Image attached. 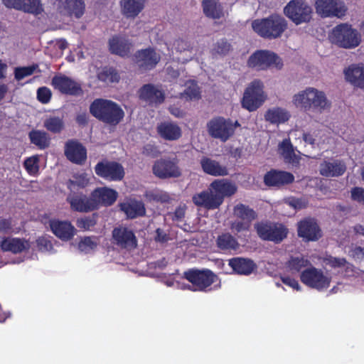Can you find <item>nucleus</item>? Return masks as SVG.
<instances>
[{
    "mask_svg": "<svg viewBox=\"0 0 364 364\" xmlns=\"http://www.w3.org/2000/svg\"><path fill=\"white\" fill-rule=\"evenodd\" d=\"M203 11L205 14L213 18H220L223 15V9L218 0H203Z\"/></svg>",
    "mask_w": 364,
    "mask_h": 364,
    "instance_id": "nucleus-42",
    "label": "nucleus"
},
{
    "mask_svg": "<svg viewBox=\"0 0 364 364\" xmlns=\"http://www.w3.org/2000/svg\"><path fill=\"white\" fill-rule=\"evenodd\" d=\"M329 41L341 48L354 49L362 42V36L350 24L343 23L333 27L328 33Z\"/></svg>",
    "mask_w": 364,
    "mask_h": 364,
    "instance_id": "nucleus-3",
    "label": "nucleus"
},
{
    "mask_svg": "<svg viewBox=\"0 0 364 364\" xmlns=\"http://www.w3.org/2000/svg\"><path fill=\"white\" fill-rule=\"evenodd\" d=\"M95 173L109 181L121 180L124 175L123 167L116 162L98 163L95 166Z\"/></svg>",
    "mask_w": 364,
    "mask_h": 364,
    "instance_id": "nucleus-14",
    "label": "nucleus"
},
{
    "mask_svg": "<svg viewBox=\"0 0 364 364\" xmlns=\"http://www.w3.org/2000/svg\"><path fill=\"white\" fill-rule=\"evenodd\" d=\"M291 102L298 109L319 113L331 107L326 93L314 87H307L294 94Z\"/></svg>",
    "mask_w": 364,
    "mask_h": 364,
    "instance_id": "nucleus-1",
    "label": "nucleus"
},
{
    "mask_svg": "<svg viewBox=\"0 0 364 364\" xmlns=\"http://www.w3.org/2000/svg\"><path fill=\"white\" fill-rule=\"evenodd\" d=\"M309 264V261L303 256L292 257L287 262L285 269L287 272L296 275Z\"/></svg>",
    "mask_w": 364,
    "mask_h": 364,
    "instance_id": "nucleus-39",
    "label": "nucleus"
},
{
    "mask_svg": "<svg viewBox=\"0 0 364 364\" xmlns=\"http://www.w3.org/2000/svg\"><path fill=\"white\" fill-rule=\"evenodd\" d=\"M29 139L32 144L39 149H45L49 146L50 138L48 134L43 131L33 130L29 133Z\"/></svg>",
    "mask_w": 364,
    "mask_h": 364,
    "instance_id": "nucleus-43",
    "label": "nucleus"
},
{
    "mask_svg": "<svg viewBox=\"0 0 364 364\" xmlns=\"http://www.w3.org/2000/svg\"><path fill=\"white\" fill-rule=\"evenodd\" d=\"M210 187L215 196L221 198V204L225 197L234 195L237 189L236 185L228 179L215 180L210 183Z\"/></svg>",
    "mask_w": 364,
    "mask_h": 364,
    "instance_id": "nucleus-23",
    "label": "nucleus"
},
{
    "mask_svg": "<svg viewBox=\"0 0 364 364\" xmlns=\"http://www.w3.org/2000/svg\"><path fill=\"white\" fill-rule=\"evenodd\" d=\"M21 11L35 15L43 12V9L41 0H22Z\"/></svg>",
    "mask_w": 364,
    "mask_h": 364,
    "instance_id": "nucleus-46",
    "label": "nucleus"
},
{
    "mask_svg": "<svg viewBox=\"0 0 364 364\" xmlns=\"http://www.w3.org/2000/svg\"><path fill=\"white\" fill-rule=\"evenodd\" d=\"M51 95L50 90L46 87H40L37 90V98L43 104H46L50 101Z\"/></svg>",
    "mask_w": 364,
    "mask_h": 364,
    "instance_id": "nucleus-56",
    "label": "nucleus"
},
{
    "mask_svg": "<svg viewBox=\"0 0 364 364\" xmlns=\"http://www.w3.org/2000/svg\"><path fill=\"white\" fill-rule=\"evenodd\" d=\"M234 214L242 220H246L250 223L256 218L255 211L242 204L237 205L235 207Z\"/></svg>",
    "mask_w": 364,
    "mask_h": 364,
    "instance_id": "nucleus-45",
    "label": "nucleus"
},
{
    "mask_svg": "<svg viewBox=\"0 0 364 364\" xmlns=\"http://www.w3.org/2000/svg\"><path fill=\"white\" fill-rule=\"evenodd\" d=\"M229 265L235 273L246 276L251 274L257 269V265L252 260L242 257L230 259Z\"/></svg>",
    "mask_w": 364,
    "mask_h": 364,
    "instance_id": "nucleus-28",
    "label": "nucleus"
},
{
    "mask_svg": "<svg viewBox=\"0 0 364 364\" xmlns=\"http://www.w3.org/2000/svg\"><path fill=\"white\" fill-rule=\"evenodd\" d=\"M90 109L93 116L110 124H118L124 116L122 109L117 103L108 100H95Z\"/></svg>",
    "mask_w": 364,
    "mask_h": 364,
    "instance_id": "nucleus-4",
    "label": "nucleus"
},
{
    "mask_svg": "<svg viewBox=\"0 0 364 364\" xmlns=\"http://www.w3.org/2000/svg\"><path fill=\"white\" fill-rule=\"evenodd\" d=\"M285 203L293 208L295 210L304 208L307 205V201L304 198H288L285 200Z\"/></svg>",
    "mask_w": 364,
    "mask_h": 364,
    "instance_id": "nucleus-55",
    "label": "nucleus"
},
{
    "mask_svg": "<svg viewBox=\"0 0 364 364\" xmlns=\"http://www.w3.org/2000/svg\"><path fill=\"white\" fill-rule=\"evenodd\" d=\"M351 198L353 200L364 203V188L356 187L351 190Z\"/></svg>",
    "mask_w": 364,
    "mask_h": 364,
    "instance_id": "nucleus-60",
    "label": "nucleus"
},
{
    "mask_svg": "<svg viewBox=\"0 0 364 364\" xmlns=\"http://www.w3.org/2000/svg\"><path fill=\"white\" fill-rule=\"evenodd\" d=\"M203 171L209 175L214 176H223L228 174L227 168L220 165L218 161L204 157L200 160Z\"/></svg>",
    "mask_w": 364,
    "mask_h": 364,
    "instance_id": "nucleus-38",
    "label": "nucleus"
},
{
    "mask_svg": "<svg viewBox=\"0 0 364 364\" xmlns=\"http://www.w3.org/2000/svg\"><path fill=\"white\" fill-rule=\"evenodd\" d=\"M95 224L92 218L85 217L77 220V226L84 230H90Z\"/></svg>",
    "mask_w": 364,
    "mask_h": 364,
    "instance_id": "nucleus-57",
    "label": "nucleus"
},
{
    "mask_svg": "<svg viewBox=\"0 0 364 364\" xmlns=\"http://www.w3.org/2000/svg\"><path fill=\"white\" fill-rule=\"evenodd\" d=\"M53 233L62 241H69L76 235L77 230L67 220H51L49 222Z\"/></svg>",
    "mask_w": 364,
    "mask_h": 364,
    "instance_id": "nucleus-15",
    "label": "nucleus"
},
{
    "mask_svg": "<svg viewBox=\"0 0 364 364\" xmlns=\"http://www.w3.org/2000/svg\"><path fill=\"white\" fill-rule=\"evenodd\" d=\"M37 245L39 250L42 252H46L48 253L55 252V250H54L53 247V245L48 237H40L37 240Z\"/></svg>",
    "mask_w": 364,
    "mask_h": 364,
    "instance_id": "nucleus-54",
    "label": "nucleus"
},
{
    "mask_svg": "<svg viewBox=\"0 0 364 364\" xmlns=\"http://www.w3.org/2000/svg\"><path fill=\"white\" fill-rule=\"evenodd\" d=\"M90 178V175L86 173H77L69 181L68 188L71 191H75L76 188H84L89 183Z\"/></svg>",
    "mask_w": 364,
    "mask_h": 364,
    "instance_id": "nucleus-44",
    "label": "nucleus"
},
{
    "mask_svg": "<svg viewBox=\"0 0 364 364\" xmlns=\"http://www.w3.org/2000/svg\"><path fill=\"white\" fill-rule=\"evenodd\" d=\"M146 197L149 201L166 203L171 199L168 193L161 190H154L146 192Z\"/></svg>",
    "mask_w": 364,
    "mask_h": 364,
    "instance_id": "nucleus-51",
    "label": "nucleus"
},
{
    "mask_svg": "<svg viewBox=\"0 0 364 364\" xmlns=\"http://www.w3.org/2000/svg\"><path fill=\"white\" fill-rule=\"evenodd\" d=\"M146 0H119L122 14L134 18L144 9Z\"/></svg>",
    "mask_w": 364,
    "mask_h": 364,
    "instance_id": "nucleus-32",
    "label": "nucleus"
},
{
    "mask_svg": "<svg viewBox=\"0 0 364 364\" xmlns=\"http://www.w3.org/2000/svg\"><path fill=\"white\" fill-rule=\"evenodd\" d=\"M120 208L129 218L143 216L146 212L142 202L132 199L121 203Z\"/></svg>",
    "mask_w": 364,
    "mask_h": 364,
    "instance_id": "nucleus-37",
    "label": "nucleus"
},
{
    "mask_svg": "<svg viewBox=\"0 0 364 364\" xmlns=\"http://www.w3.org/2000/svg\"><path fill=\"white\" fill-rule=\"evenodd\" d=\"M345 79L355 87L364 90V66L352 64L343 70Z\"/></svg>",
    "mask_w": 364,
    "mask_h": 364,
    "instance_id": "nucleus-25",
    "label": "nucleus"
},
{
    "mask_svg": "<svg viewBox=\"0 0 364 364\" xmlns=\"http://www.w3.org/2000/svg\"><path fill=\"white\" fill-rule=\"evenodd\" d=\"M114 242L119 247L132 249L136 246V239L133 232L123 227L114 228L112 231Z\"/></svg>",
    "mask_w": 364,
    "mask_h": 364,
    "instance_id": "nucleus-19",
    "label": "nucleus"
},
{
    "mask_svg": "<svg viewBox=\"0 0 364 364\" xmlns=\"http://www.w3.org/2000/svg\"><path fill=\"white\" fill-rule=\"evenodd\" d=\"M217 243L223 250H235L238 247L237 240L230 234H223L218 237Z\"/></svg>",
    "mask_w": 364,
    "mask_h": 364,
    "instance_id": "nucleus-49",
    "label": "nucleus"
},
{
    "mask_svg": "<svg viewBox=\"0 0 364 364\" xmlns=\"http://www.w3.org/2000/svg\"><path fill=\"white\" fill-rule=\"evenodd\" d=\"M37 70H38V65L37 64L26 67L16 68L14 70L15 78L17 80H21L26 77L31 75Z\"/></svg>",
    "mask_w": 364,
    "mask_h": 364,
    "instance_id": "nucleus-52",
    "label": "nucleus"
},
{
    "mask_svg": "<svg viewBox=\"0 0 364 364\" xmlns=\"http://www.w3.org/2000/svg\"><path fill=\"white\" fill-rule=\"evenodd\" d=\"M193 202L198 207L213 210L219 208L221 205V198L215 196L210 187L208 191L195 194L193 196Z\"/></svg>",
    "mask_w": 364,
    "mask_h": 364,
    "instance_id": "nucleus-17",
    "label": "nucleus"
},
{
    "mask_svg": "<svg viewBox=\"0 0 364 364\" xmlns=\"http://www.w3.org/2000/svg\"><path fill=\"white\" fill-rule=\"evenodd\" d=\"M240 126L237 121L233 122L230 119L221 117L213 118L207 124L208 134L223 142L228 141L234 134L235 129Z\"/></svg>",
    "mask_w": 364,
    "mask_h": 364,
    "instance_id": "nucleus-9",
    "label": "nucleus"
},
{
    "mask_svg": "<svg viewBox=\"0 0 364 364\" xmlns=\"http://www.w3.org/2000/svg\"><path fill=\"white\" fill-rule=\"evenodd\" d=\"M68 201L73 210L78 212H88L95 209L92 198H88L84 195H70Z\"/></svg>",
    "mask_w": 364,
    "mask_h": 364,
    "instance_id": "nucleus-30",
    "label": "nucleus"
},
{
    "mask_svg": "<svg viewBox=\"0 0 364 364\" xmlns=\"http://www.w3.org/2000/svg\"><path fill=\"white\" fill-rule=\"evenodd\" d=\"M184 277L192 284L193 291H207L218 281V276L208 269H191L184 273Z\"/></svg>",
    "mask_w": 364,
    "mask_h": 364,
    "instance_id": "nucleus-10",
    "label": "nucleus"
},
{
    "mask_svg": "<svg viewBox=\"0 0 364 364\" xmlns=\"http://www.w3.org/2000/svg\"><path fill=\"white\" fill-rule=\"evenodd\" d=\"M250 222L246 220L235 221L232 223L231 229L233 232H240L247 230L250 228Z\"/></svg>",
    "mask_w": 364,
    "mask_h": 364,
    "instance_id": "nucleus-59",
    "label": "nucleus"
},
{
    "mask_svg": "<svg viewBox=\"0 0 364 364\" xmlns=\"http://www.w3.org/2000/svg\"><path fill=\"white\" fill-rule=\"evenodd\" d=\"M300 279L307 287L322 291L330 287L332 277L327 271L310 267L301 272Z\"/></svg>",
    "mask_w": 364,
    "mask_h": 364,
    "instance_id": "nucleus-7",
    "label": "nucleus"
},
{
    "mask_svg": "<svg viewBox=\"0 0 364 364\" xmlns=\"http://www.w3.org/2000/svg\"><path fill=\"white\" fill-rule=\"evenodd\" d=\"M281 279L284 284L294 289L297 291H300L301 289V287L299 285L298 281L294 277H289L287 274H283L281 276Z\"/></svg>",
    "mask_w": 364,
    "mask_h": 364,
    "instance_id": "nucleus-58",
    "label": "nucleus"
},
{
    "mask_svg": "<svg viewBox=\"0 0 364 364\" xmlns=\"http://www.w3.org/2000/svg\"><path fill=\"white\" fill-rule=\"evenodd\" d=\"M267 98L263 82L259 80H255L247 85L244 92L242 106L249 112H253L260 107Z\"/></svg>",
    "mask_w": 364,
    "mask_h": 364,
    "instance_id": "nucleus-6",
    "label": "nucleus"
},
{
    "mask_svg": "<svg viewBox=\"0 0 364 364\" xmlns=\"http://www.w3.org/2000/svg\"><path fill=\"white\" fill-rule=\"evenodd\" d=\"M45 128L53 133H59L63 129L64 123L58 117H49L44 120Z\"/></svg>",
    "mask_w": 364,
    "mask_h": 364,
    "instance_id": "nucleus-47",
    "label": "nucleus"
},
{
    "mask_svg": "<svg viewBox=\"0 0 364 364\" xmlns=\"http://www.w3.org/2000/svg\"><path fill=\"white\" fill-rule=\"evenodd\" d=\"M11 228V221L6 219H0V230L7 231Z\"/></svg>",
    "mask_w": 364,
    "mask_h": 364,
    "instance_id": "nucleus-64",
    "label": "nucleus"
},
{
    "mask_svg": "<svg viewBox=\"0 0 364 364\" xmlns=\"http://www.w3.org/2000/svg\"><path fill=\"white\" fill-rule=\"evenodd\" d=\"M58 7L60 12L74 15L77 18L82 16L85 9L82 0H58Z\"/></svg>",
    "mask_w": 364,
    "mask_h": 364,
    "instance_id": "nucleus-34",
    "label": "nucleus"
},
{
    "mask_svg": "<svg viewBox=\"0 0 364 364\" xmlns=\"http://www.w3.org/2000/svg\"><path fill=\"white\" fill-rule=\"evenodd\" d=\"M173 46L174 49L180 54H185V56L177 57L178 60L182 63L187 62L193 58L194 53L189 41L183 39H178L175 41Z\"/></svg>",
    "mask_w": 364,
    "mask_h": 364,
    "instance_id": "nucleus-40",
    "label": "nucleus"
},
{
    "mask_svg": "<svg viewBox=\"0 0 364 364\" xmlns=\"http://www.w3.org/2000/svg\"><path fill=\"white\" fill-rule=\"evenodd\" d=\"M294 178V176L290 173L273 170L265 174L264 181L267 186H275L289 183Z\"/></svg>",
    "mask_w": 364,
    "mask_h": 364,
    "instance_id": "nucleus-31",
    "label": "nucleus"
},
{
    "mask_svg": "<svg viewBox=\"0 0 364 364\" xmlns=\"http://www.w3.org/2000/svg\"><path fill=\"white\" fill-rule=\"evenodd\" d=\"M140 98L149 104L161 103L164 99L163 92L151 85H145L139 91Z\"/></svg>",
    "mask_w": 364,
    "mask_h": 364,
    "instance_id": "nucleus-35",
    "label": "nucleus"
},
{
    "mask_svg": "<svg viewBox=\"0 0 364 364\" xmlns=\"http://www.w3.org/2000/svg\"><path fill=\"white\" fill-rule=\"evenodd\" d=\"M39 157L38 156H33L27 158L24 161V167L26 171L31 176L38 173L39 170Z\"/></svg>",
    "mask_w": 364,
    "mask_h": 364,
    "instance_id": "nucleus-53",
    "label": "nucleus"
},
{
    "mask_svg": "<svg viewBox=\"0 0 364 364\" xmlns=\"http://www.w3.org/2000/svg\"><path fill=\"white\" fill-rule=\"evenodd\" d=\"M279 152L285 162L291 164L293 166H297L299 164L301 153L299 151L297 153L295 151L289 138L284 139L279 144Z\"/></svg>",
    "mask_w": 364,
    "mask_h": 364,
    "instance_id": "nucleus-29",
    "label": "nucleus"
},
{
    "mask_svg": "<svg viewBox=\"0 0 364 364\" xmlns=\"http://www.w3.org/2000/svg\"><path fill=\"white\" fill-rule=\"evenodd\" d=\"M136 61L140 68L145 70L151 69L156 66L160 60V55L152 48H146L138 51Z\"/></svg>",
    "mask_w": 364,
    "mask_h": 364,
    "instance_id": "nucleus-26",
    "label": "nucleus"
},
{
    "mask_svg": "<svg viewBox=\"0 0 364 364\" xmlns=\"http://www.w3.org/2000/svg\"><path fill=\"white\" fill-rule=\"evenodd\" d=\"M109 51L115 55L126 56L132 46L127 37L122 34L112 36L108 42Z\"/></svg>",
    "mask_w": 364,
    "mask_h": 364,
    "instance_id": "nucleus-21",
    "label": "nucleus"
},
{
    "mask_svg": "<svg viewBox=\"0 0 364 364\" xmlns=\"http://www.w3.org/2000/svg\"><path fill=\"white\" fill-rule=\"evenodd\" d=\"M180 96L186 100L198 99L200 96L198 85L193 81H188L186 84V89L184 92L180 93Z\"/></svg>",
    "mask_w": 364,
    "mask_h": 364,
    "instance_id": "nucleus-50",
    "label": "nucleus"
},
{
    "mask_svg": "<svg viewBox=\"0 0 364 364\" xmlns=\"http://www.w3.org/2000/svg\"><path fill=\"white\" fill-rule=\"evenodd\" d=\"M264 119L272 124H280L287 122L290 112L284 107H273L268 109L264 113Z\"/></svg>",
    "mask_w": 364,
    "mask_h": 364,
    "instance_id": "nucleus-33",
    "label": "nucleus"
},
{
    "mask_svg": "<svg viewBox=\"0 0 364 364\" xmlns=\"http://www.w3.org/2000/svg\"><path fill=\"white\" fill-rule=\"evenodd\" d=\"M247 64L249 68L256 70H266L271 68L280 70L283 67L280 57L269 50H256L250 55Z\"/></svg>",
    "mask_w": 364,
    "mask_h": 364,
    "instance_id": "nucleus-5",
    "label": "nucleus"
},
{
    "mask_svg": "<svg viewBox=\"0 0 364 364\" xmlns=\"http://www.w3.org/2000/svg\"><path fill=\"white\" fill-rule=\"evenodd\" d=\"M346 170V164L343 160L330 159L321 163L319 173L326 177L342 176Z\"/></svg>",
    "mask_w": 364,
    "mask_h": 364,
    "instance_id": "nucleus-20",
    "label": "nucleus"
},
{
    "mask_svg": "<svg viewBox=\"0 0 364 364\" xmlns=\"http://www.w3.org/2000/svg\"><path fill=\"white\" fill-rule=\"evenodd\" d=\"M22 0H2L3 4L7 8H12L17 10H21Z\"/></svg>",
    "mask_w": 364,
    "mask_h": 364,
    "instance_id": "nucleus-63",
    "label": "nucleus"
},
{
    "mask_svg": "<svg viewBox=\"0 0 364 364\" xmlns=\"http://www.w3.org/2000/svg\"><path fill=\"white\" fill-rule=\"evenodd\" d=\"M323 262L326 265H329L332 268H345L346 270V274H348V270H352V265L346 262L344 258H337L332 256H327L323 259Z\"/></svg>",
    "mask_w": 364,
    "mask_h": 364,
    "instance_id": "nucleus-48",
    "label": "nucleus"
},
{
    "mask_svg": "<svg viewBox=\"0 0 364 364\" xmlns=\"http://www.w3.org/2000/svg\"><path fill=\"white\" fill-rule=\"evenodd\" d=\"M251 27L259 36L273 40L282 36L287 28V22L282 16L272 14L266 18L253 20Z\"/></svg>",
    "mask_w": 364,
    "mask_h": 364,
    "instance_id": "nucleus-2",
    "label": "nucleus"
},
{
    "mask_svg": "<svg viewBox=\"0 0 364 364\" xmlns=\"http://www.w3.org/2000/svg\"><path fill=\"white\" fill-rule=\"evenodd\" d=\"M301 135H302V139L306 144H314V139L310 134H301L299 131H297V130L291 131L289 133L290 137H293V136L296 137L297 136H301Z\"/></svg>",
    "mask_w": 364,
    "mask_h": 364,
    "instance_id": "nucleus-61",
    "label": "nucleus"
},
{
    "mask_svg": "<svg viewBox=\"0 0 364 364\" xmlns=\"http://www.w3.org/2000/svg\"><path fill=\"white\" fill-rule=\"evenodd\" d=\"M65 155L71 162L82 164L87 159V151L78 141L70 140L65 145Z\"/></svg>",
    "mask_w": 364,
    "mask_h": 364,
    "instance_id": "nucleus-18",
    "label": "nucleus"
},
{
    "mask_svg": "<svg viewBox=\"0 0 364 364\" xmlns=\"http://www.w3.org/2000/svg\"><path fill=\"white\" fill-rule=\"evenodd\" d=\"M298 234L307 241L317 240L321 235L317 223L312 219H306L299 223Z\"/></svg>",
    "mask_w": 364,
    "mask_h": 364,
    "instance_id": "nucleus-24",
    "label": "nucleus"
},
{
    "mask_svg": "<svg viewBox=\"0 0 364 364\" xmlns=\"http://www.w3.org/2000/svg\"><path fill=\"white\" fill-rule=\"evenodd\" d=\"M52 85L55 89L65 94L78 95L81 92L80 85L77 82L61 74L53 77Z\"/></svg>",
    "mask_w": 364,
    "mask_h": 364,
    "instance_id": "nucleus-16",
    "label": "nucleus"
},
{
    "mask_svg": "<svg viewBox=\"0 0 364 364\" xmlns=\"http://www.w3.org/2000/svg\"><path fill=\"white\" fill-rule=\"evenodd\" d=\"M214 50L215 53L224 55L230 50V44L225 41H221L218 43Z\"/></svg>",
    "mask_w": 364,
    "mask_h": 364,
    "instance_id": "nucleus-62",
    "label": "nucleus"
},
{
    "mask_svg": "<svg viewBox=\"0 0 364 364\" xmlns=\"http://www.w3.org/2000/svg\"><path fill=\"white\" fill-rule=\"evenodd\" d=\"M157 132L160 136L166 140L174 141L181 136V128L175 123L164 122L157 126Z\"/></svg>",
    "mask_w": 364,
    "mask_h": 364,
    "instance_id": "nucleus-36",
    "label": "nucleus"
},
{
    "mask_svg": "<svg viewBox=\"0 0 364 364\" xmlns=\"http://www.w3.org/2000/svg\"><path fill=\"white\" fill-rule=\"evenodd\" d=\"M95 208L99 205L108 206L113 204L117 198V192L112 188L102 187L96 188L92 193Z\"/></svg>",
    "mask_w": 364,
    "mask_h": 364,
    "instance_id": "nucleus-22",
    "label": "nucleus"
},
{
    "mask_svg": "<svg viewBox=\"0 0 364 364\" xmlns=\"http://www.w3.org/2000/svg\"><path fill=\"white\" fill-rule=\"evenodd\" d=\"M99 242L97 237H82L79 240L77 249L83 254H90L96 250Z\"/></svg>",
    "mask_w": 364,
    "mask_h": 364,
    "instance_id": "nucleus-41",
    "label": "nucleus"
},
{
    "mask_svg": "<svg viewBox=\"0 0 364 364\" xmlns=\"http://www.w3.org/2000/svg\"><path fill=\"white\" fill-rule=\"evenodd\" d=\"M0 247L4 252H21L30 247L29 242L18 237H0Z\"/></svg>",
    "mask_w": 364,
    "mask_h": 364,
    "instance_id": "nucleus-27",
    "label": "nucleus"
},
{
    "mask_svg": "<svg viewBox=\"0 0 364 364\" xmlns=\"http://www.w3.org/2000/svg\"><path fill=\"white\" fill-rule=\"evenodd\" d=\"M154 174L159 178H177L181 171L175 158H163L156 161L153 165Z\"/></svg>",
    "mask_w": 364,
    "mask_h": 364,
    "instance_id": "nucleus-13",
    "label": "nucleus"
},
{
    "mask_svg": "<svg viewBox=\"0 0 364 364\" xmlns=\"http://www.w3.org/2000/svg\"><path fill=\"white\" fill-rule=\"evenodd\" d=\"M315 9L322 18H342L347 11V7L342 0H316Z\"/></svg>",
    "mask_w": 364,
    "mask_h": 364,
    "instance_id": "nucleus-12",
    "label": "nucleus"
},
{
    "mask_svg": "<svg viewBox=\"0 0 364 364\" xmlns=\"http://www.w3.org/2000/svg\"><path fill=\"white\" fill-rule=\"evenodd\" d=\"M283 11L296 25L309 23L312 18L313 9L306 0H291L284 7Z\"/></svg>",
    "mask_w": 364,
    "mask_h": 364,
    "instance_id": "nucleus-8",
    "label": "nucleus"
},
{
    "mask_svg": "<svg viewBox=\"0 0 364 364\" xmlns=\"http://www.w3.org/2000/svg\"><path fill=\"white\" fill-rule=\"evenodd\" d=\"M259 237L264 240L281 242L287 235V229L280 223L262 222L255 225Z\"/></svg>",
    "mask_w": 364,
    "mask_h": 364,
    "instance_id": "nucleus-11",
    "label": "nucleus"
}]
</instances>
